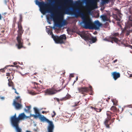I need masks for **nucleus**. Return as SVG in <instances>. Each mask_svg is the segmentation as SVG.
I'll use <instances>...</instances> for the list:
<instances>
[{
  "label": "nucleus",
  "instance_id": "2f4dec72",
  "mask_svg": "<svg viewBox=\"0 0 132 132\" xmlns=\"http://www.w3.org/2000/svg\"><path fill=\"white\" fill-rule=\"evenodd\" d=\"M32 83L33 85L35 86L33 87L34 88L36 89L37 87L38 88V85H39L38 83L35 82H32Z\"/></svg>",
  "mask_w": 132,
  "mask_h": 132
},
{
  "label": "nucleus",
  "instance_id": "c9c22d12",
  "mask_svg": "<svg viewBox=\"0 0 132 132\" xmlns=\"http://www.w3.org/2000/svg\"><path fill=\"white\" fill-rule=\"evenodd\" d=\"M69 96H66L65 97L62 98L61 100H65L69 99Z\"/></svg>",
  "mask_w": 132,
  "mask_h": 132
},
{
  "label": "nucleus",
  "instance_id": "8fccbe9b",
  "mask_svg": "<svg viewBox=\"0 0 132 132\" xmlns=\"http://www.w3.org/2000/svg\"><path fill=\"white\" fill-rule=\"evenodd\" d=\"M47 113V112H46V111H43L42 112V113H43V114H44V113Z\"/></svg>",
  "mask_w": 132,
  "mask_h": 132
},
{
  "label": "nucleus",
  "instance_id": "338daca9",
  "mask_svg": "<svg viewBox=\"0 0 132 132\" xmlns=\"http://www.w3.org/2000/svg\"><path fill=\"white\" fill-rule=\"evenodd\" d=\"M7 78L8 79L9 78V77H7Z\"/></svg>",
  "mask_w": 132,
  "mask_h": 132
},
{
  "label": "nucleus",
  "instance_id": "680f3d73",
  "mask_svg": "<svg viewBox=\"0 0 132 132\" xmlns=\"http://www.w3.org/2000/svg\"><path fill=\"white\" fill-rule=\"evenodd\" d=\"M130 106L131 107H132V105H130Z\"/></svg>",
  "mask_w": 132,
  "mask_h": 132
},
{
  "label": "nucleus",
  "instance_id": "9b49d317",
  "mask_svg": "<svg viewBox=\"0 0 132 132\" xmlns=\"http://www.w3.org/2000/svg\"><path fill=\"white\" fill-rule=\"evenodd\" d=\"M83 1L88 2L93 8H97V3L96 0H82Z\"/></svg>",
  "mask_w": 132,
  "mask_h": 132
},
{
  "label": "nucleus",
  "instance_id": "bf43d9fd",
  "mask_svg": "<svg viewBox=\"0 0 132 132\" xmlns=\"http://www.w3.org/2000/svg\"><path fill=\"white\" fill-rule=\"evenodd\" d=\"M4 31H5L4 30H3L1 32L2 33H3L4 32Z\"/></svg>",
  "mask_w": 132,
  "mask_h": 132
},
{
  "label": "nucleus",
  "instance_id": "e2e57ef3",
  "mask_svg": "<svg viewBox=\"0 0 132 132\" xmlns=\"http://www.w3.org/2000/svg\"><path fill=\"white\" fill-rule=\"evenodd\" d=\"M36 74V73H34V75H35V74Z\"/></svg>",
  "mask_w": 132,
  "mask_h": 132
},
{
  "label": "nucleus",
  "instance_id": "0eeeda50",
  "mask_svg": "<svg viewBox=\"0 0 132 132\" xmlns=\"http://www.w3.org/2000/svg\"><path fill=\"white\" fill-rule=\"evenodd\" d=\"M21 101L19 96L16 97L14 100L13 105L16 109H20L21 108V105L19 103H21Z\"/></svg>",
  "mask_w": 132,
  "mask_h": 132
},
{
  "label": "nucleus",
  "instance_id": "864d4df0",
  "mask_svg": "<svg viewBox=\"0 0 132 132\" xmlns=\"http://www.w3.org/2000/svg\"><path fill=\"white\" fill-rule=\"evenodd\" d=\"M129 47L130 48L132 49V46H131V45H129Z\"/></svg>",
  "mask_w": 132,
  "mask_h": 132
},
{
  "label": "nucleus",
  "instance_id": "5fc2aeb1",
  "mask_svg": "<svg viewBox=\"0 0 132 132\" xmlns=\"http://www.w3.org/2000/svg\"><path fill=\"white\" fill-rule=\"evenodd\" d=\"M13 64L14 65H16L17 64V63L16 62H14L13 63Z\"/></svg>",
  "mask_w": 132,
  "mask_h": 132
},
{
  "label": "nucleus",
  "instance_id": "c756f323",
  "mask_svg": "<svg viewBox=\"0 0 132 132\" xmlns=\"http://www.w3.org/2000/svg\"><path fill=\"white\" fill-rule=\"evenodd\" d=\"M101 18H102L103 20L104 21H108V19L107 16L105 15H103L101 16Z\"/></svg>",
  "mask_w": 132,
  "mask_h": 132
},
{
  "label": "nucleus",
  "instance_id": "a18cd8bd",
  "mask_svg": "<svg viewBox=\"0 0 132 132\" xmlns=\"http://www.w3.org/2000/svg\"><path fill=\"white\" fill-rule=\"evenodd\" d=\"M17 18L16 17H14L13 19V22H15L16 21Z\"/></svg>",
  "mask_w": 132,
  "mask_h": 132
},
{
  "label": "nucleus",
  "instance_id": "5701e85b",
  "mask_svg": "<svg viewBox=\"0 0 132 132\" xmlns=\"http://www.w3.org/2000/svg\"><path fill=\"white\" fill-rule=\"evenodd\" d=\"M122 16V14L120 13H118V14L116 15L115 19L117 21H120L121 19Z\"/></svg>",
  "mask_w": 132,
  "mask_h": 132
},
{
  "label": "nucleus",
  "instance_id": "de8ad7c7",
  "mask_svg": "<svg viewBox=\"0 0 132 132\" xmlns=\"http://www.w3.org/2000/svg\"><path fill=\"white\" fill-rule=\"evenodd\" d=\"M76 79V80L74 81V82H73L74 83L75 82H76V81H77V80H78V76L77 77Z\"/></svg>",
  "mask_w": 132,
  "mask_h": 132
},
{
  "label": "nucleus",
  "instance_id": "4468645a",
  "mask_svg": "<svg viewBox=\"0 0 132 132\" xmlns=\"http://www.w3.org/2000/svg\"><path fill=\"white\" fill-rule=\"evenodd\" d=\"M45 93L49 95L54 94L56 93L54 89L52 88L51 89H47L45 90Z\"/></svg>",
  "mask_w": 132,
  "mask_h": 132
},
{
  "label": "nucleus",
  "instance_id": "e433bc0d",
  "mask_svg": "<svg viewBox=\"0 0 132 132\" xmlns=\"http://www.w3.org/2000/svg\"><path fill=\"white\" fill-rule=\"evenodd\" d=\"M112 35L114 37H119V34L118 33H113V34H112Z\"/></svg>",
  "mask_w": 132,
  "mask_h": 132
},
{
  "label": "nucleus",
  "instance_id": "58836bf2",
  "mask_svg": "<svg viewBox=\"0 0 132 132\" xmlns=\"http://www.w3.org/2000/svg\"><path fill=\"white\" fill-rule=\"evenodd\" d=\"M53 114H52V118L54 117L56 115V113L54 111H53Z\"/></svg>",
  "mask_w": 132,
  "mask_h": 132
},
{
  "label": "nucleus",
  "instance_id": "c85d7f7f",
  "mask_svg": "<svg viewBox=\"0 0 132 132\" xmlns=\"http://www.w3.org/2000/svg\"><path fill=\"white\" fill-rule=\"evenodd\" d=\"M125 32H126V35L127 36H128L129 35L130 33V32H132V29H131V30H129V29L127 30V29H126V30H125L123 32H122V33H124Z\"/></svg>",
  "mask_w": 132,
  "mask_h": 132
},
{
  "label": "nucleus",
  "instance_id": "c03bdc74",
  "mask_svg": "<svg viewBox=\"0 0 132 132\" xmlns=\"http://www.w3.org/2000/svg\"><path fill=\"white\" fill-rule=\"evenodd\" d=\"M74 74L73 73H71L69 75V77H70V80L71 77H74Z\"/></svg>",
  "mask_w": 132,
  "mask_h": 132
},
{
  "label": "nucleus",
  "instance_id": "7c9ffc66",
  "mask_svg": "<svg viewBox=\"0 0 132 132\" xmlns=\"http://www.w3.org/2000/svg\"><path fill=\"white\" fill-rule=\"evenodd\" d=\"M14 65H7L3 69H0V71L2 72H5V69H6V67L9 66L13 67Z\"/></svg>",
  "mask_w": 132,
  "mask_h": 132
},
{
  "label": "nucleus",
  "instance_id": "6e6d98bb",
  "mask_svg": "<svg viewBox=\"0 0 132 132\" xmlns=\"http://www.w3.org/2000/svg\"><path fill=\"white\" fill-rule=\"evenodd\" d=\"M51 2H53L54 1V0H49Z\"/></svg>",
  "mask_w": 132,
  "mask_h": 132
},
{
  "label": "nucleus",
  "instance_id": "bb28decb",
  "mask_svg": "<svg viewBox=\"0 0 132 132\" xmlns=\"http://www.w3.org/2000/svg\"><path fill=\"white\" fill-rule=\"evenodd\" d=\"M111 111L114 113H116L117 112V108L114 106H112L110 109Z\"/></svg>",
  "mask_w": 132,
  "mask_h": 132
},
{
  "label": "nucleus",
  "instance_id": "0e129e2a",
  "mask_svg": "<svg viewBox=\"0 0 132 132\" xmlns=\"http://www.w3.org/2000/svg\"><path fill=\"white\" fill-rule=\"evenodd\" d=\"M39 81L41 83V82H41V81Z\"/></svg>",
  "mask_w": 132,
  "mask_h": 132
},
{
  "label": "nucleus",
  "instance_id": "412c9836",
  "mask_svg": "<svg viewBox=\"0 0 132 132\" xmlns=\"http://www.w3.org/2000/svg\"><path fill=\"white\" fill-rule=\"evenodd\" d=\"M126 29L131 30L132 29V23L130 24H128V25L126 26L125 28L122 30V32H123Z\"/></svg>",
  "mask_w": 132,
  "mask_h": 132
},
{
  "label": "nucleus",
  "instance_id": "f8f14e48",
  "mask_svg": "<svg viewBox=\"0 0 132 132\" xmlns=\"http://www.w3.org/2000/svg\"><path fill=\"white\" fill-rule=\"evenodd\" d=\"M102 107L101 103H100L97 104L95 107H92L91 108L94 109L97 112H100L102 110V109L101 108Z\"/></svg>",
  "mask_w": 132,
  "mask_h": 132
},
{
  "label": "nucleus",
  "instance_id": "f704fd0d",
  "mask_svg": "<svg viewBox=\"0 0 132 132\" xmlns=\"http://www.w3.org/2000/svg\"><path fill=\"white\" fill-rule=\"evenodd\" d=\"M109 0H102V3L104 4L105 3L108 4Z\"/></svg>",
  "mask_w": 132,
  "mask_h": 132
},
{
  "label": "nucleus",
  "instance_id": "37998d69",
  "mask_svg": "<svg viewBox=\"0 0 132 132\" xmlns=\"http://www.w3.org/2000/svg\"><path fill=\"white\" fill-rule=\"evenodd\" d=\"M27 108V110H26V111H29L30 110V109L31 108V107L30 106H27L26 107Z\"/></svg>",
  "mask_w": 132,
  "mask_h": 132
},
{
  "label": "nucleus",
  "instance_id": "603ef678",
  "mask_svg": "<svg viewBox=\"0 0 132 132\" xmlns=\"http://www.w3.org/2000/svg\"><path fill=\"white\" fill-rule=\"evenodd\" d=\"M56 101H57V102H59V100L58 98H56Z\"/></svg>",
  "mask_w": 132,
  "mask_h": 132
},
{
  "label": "nucleus",
  "instance_id": "49530a36",
  "mask_svg": "<svg viewBox=\"0 0 132 132\" xmlns=\"http://www.w3.org/2000/svg\"><path fill=\"white\" fill-rule=\"evenodd\" d=\"M3 18V16L1 15V14L0 13V20H2Z\"/></svg>",
  "mask_w": 132,
  "mask_h": 132
},
{
  "label": "nucleus",
  "instance_id": "13d9d810",
  "mask_svg": "<svg viewBox=\"0 0 132 132\" xmlns=\"http://www.w3.org/2000/svg\"><path fill=\"white\" fill-rule=\"evenodd\" d=\"M1 99H2V100H3L4 99V98L3 97H1Z\"/></svg>",
  "mask_w": 132,
  "mask_h": 132
},
{
  "label": "nucleus",
  "instance_id": "09e8293b",
  "mask_svg": "<svg viewBox=\"0 0 132 132\" xmlns=\"http://www.w3.org/2000/svg\"><path fill=\"white\" fill-rule=\"evenodd\" d=\"M8 73H11L12 72L13 70H12V71H11V70L10 69H9V70H8Z\"/></svg>",
  "mask_w": 132,
  "mask_h": 132
},
{
  "label": "nucleus",
  "instance_id": "473e14b6",
  "mask_svg": "<svg viewBox=\"0 0 132 132\" xmlns=\"http://www.w3.org/2000/svg\"><path fill=\"white\" fill-rule=\"evenodd\" d=\"M78 34L83 39L85 40V38L83 37L82 36L83 35L87 36V34H86L85 33H84L82 34H80V33H78Z\"/></svg>",
  "mask_w": 132,
  "mask_h": 132
},
{
  "label": "nucleus",
  "instance_id": "4be33fe9",
  "mask_svg": "<svg viewBox=\"0 0 132 132\" xmlns=\"http://www.w3.org/2000/svg\"><path fill=\"white\" fill-rule=\"evenodd\" d=\"M67 22L65 20L63 21L62 22H59L56 23V24L60 27H62L63 26H64L67 24Z\"/></svg>",
  "mask_w": 132,
  "mask_h": 132
},
{
  "label": "nucleus",
  "instance_id": "ddd939ff",
  "mask_svg": "<svg viewBox=\"0 0 132 132\" xmlns=\"http://www.w3.org/2000/svg\"><path fill=\"white\" fill-rule=\"evenodd\" d=\"M18 117H16V114H15L13 116H12L11 118V121L12 124L18 123Z\"/></svg>",
  "mask_w": 132,
  "mask_h": 132
},
{
  "label": "nucleus",
  "instance_id": "39448f33",
  "mask_svg": "<svg viewBox=\"0 0 132 132\" xmlns=\"http://www.w3.org/2000/svg\"><path fill=\"white\" fill-rule=\"evenodd\" d=\"M50 35H51L52 37L56 43L57 44H62L64 43L63 40H66L67 37L66 35L63 34L60 36L59 37L57 36H54L52 32L49 31Z\"/></svg>",
  "mask_w": 132,
  "mask_h": 132
},
{
  "label": "nucleus",
  "instance_id": "72a5a7b5",
  "mask_svg": "<svg viewBox=\"0 0 132 132\" xmlns=\"http://www.w3.org/2000/svg\"><path fill=\"white\" fill-rule=\"evenodd\" d=\"M112 102L113 103V105L116 106L117 105L118 101L116 99H113L112 100Z\"/></svg>",
  "mask_w": 132,
  "mask_h": 132
},
{
  "label": "nucleus",
  "instance_id": "a878e982",
  "mask_svg": "<svg viewBox=\"0 0 132 132\" xmlns=\"http://www.w3.org/2000/svg\"><path fill=\"white\" fill-rule=\"evenodd\" d=\"M128 107L127 106L125 107L124 108H121L120 106H119L118 108V110H117V112L120 113H121L122 112L124 109H127Z\"/></svg>",
  "mask_w": 132,
  "mask_h": 132
},
{
  "label": "nucleus",
  "instance_id": "f3484780",
  "mask_svg": "<svg viewBox=\"0 0 132 132\" xmlns=\"http://www.w3.org/2000/svg\"><path fill=\"white\" fill-rule=\"evenodd\" d=\"M81 104V103L80 102V101L78 102H76L72 104V105L71 107H74V110H75L79 108V106H77Z\"/></svg>",
  "mask_w": 132,
  "mask_h": 132
},
{
  "label": "nucleus",
  "instance_id": "a211bd4d",
  "mask_svg": "<svg viewBox=\"0 0 132 132\" xmlns=\"http://www.w3.org/2000/svg\"><path fill=\"white\" fill-rule=\"evenodd\" d=\"M9 82L8 83V85L9 86L12 87V89H14L15 90V93L17 95L19 94V93L17 92L16 89L14 88L13 82L11 80H8Z\"/></svg>",
  "mask_w": 132,
  "mask_h": 132
},
{
  "label": "nucleus",
  "instance_id": "2eb2a0df",
  "mask_svg": "<svg viewBox=\"0 0 132 132\" xmlns=\"http://www.w3.org/2000/svg\"><path fill=\"white\" fill-rule=\"evenodd\" d=\"M29 117L26 116L24 113H22L20 114L18 116V123H19L20 120H24L25 119L28 118Z\"/></svg>",
  "mask_w": 132,
  "mask_h": 132
},
{
  "label": "nucleus",
  "instance_id": "a19ab883",
  "mask_svg": "<svg viewBox=\"0 0 132 132\" xmlns=\"http://www.w3.org/2000/svg\"><path fill=\"white\" fill-rule=\"evenodd\" d=\"M36 116H36V115H35V114H31L30 116H28L29 117V118H30V117H34L35 118H36Z\"/></svg>",
  "mask_w": 132,
  "mask_h": 132
},
{
  "label": "nucleus",
  "instance_id": "9d476101",
  "mask_svg": "<svg viewBox=\"0 0 132 132\" xmlns=\"http://www.w3.org/2000/svg\"><path fill=\"white\" fill-rule=\"evenodd\" d=\"M102 25V24L100 23L98 20L95 21L94 23H92V29H98Z\"/></svg>",
  "mask_w": 132,
  "mask_h": 132
},
{
  "label": "nucleus",
  "instance_id": "aec40b11",
  "mask_svg": "<svg viewBox=\"0 0 132 132\" xmlns=\"http://www.w3.org/2000/svg\"><path fill=\"white\" fill-rule=\"evenodd\" d=\"M15 73L14 71H13L11 73H6V76H10V78L8 79V80H11L14 78L13 75Z\"/></svg>",
  "mask_w": 132,
  "mask_h": 132
},
{
  "label": "nucleus",
  "instance_id": "f03ea898",
  "mask_svg": "<svg viewBox=\"0 0 132 132\" xmlns=\"http://www.w3.org/2000/svg\"><path fill=\"white\" fill-rule=\"evenodd\" d=\"M65 2L64 5H67L66 10L69 14L74 15L76 17L80 16L82 20L83 23L84 24V27L86 29H92V19L89 17H86L84 13L81 10L78 8L73 9L72 10H70V9L71 6L76 5H78L80 3V1L76 2L75 3H73L72 0H64Z\"/></svg>",
  "mask_w": 132,
  "mask_h": 132
},
{
  "label": "nucleus",
  "instance_id": "b1692460",
  "mask_svg": "<svg viewBox=\"0 0 132 132\" xmlns=\"http://www.w3.org/2000/svg\"><path fill=\"white\" fill-rule=\"evenodd\" d=\"M39 119L42 121H49V120L47 119L44 116H42L41 115L39 117Z\"/></svg>",
  "mask_w": 132,
  "mask_h": 132
},
{
  "label": "nucleus",
  "instance_id": "20e7f679",
  "mask_svg": "<svg viewBox=\"0 0 132 132\" xmlns=\"http://www.w3.org/2000/svg\"><path fill=\"white\" fill-rule=\"evenodd\" d=\"M78 93L84 95L83 96H85L86 94V93H88L90 91V93L89 94L93 95V91L92 87L90 85L89 87H78L77 88Z\"/></svg>",
  "mask_w": 132,
  "mask_h": 132
},
{
  "label": "nucleus",
  "instance_id": "6ab92c4d",
  "mask_svg": "<svg viewBox=\"0 0 132 132\" xmlns=\"http://www.w3.org/2000/svg\"><path fill=\"white\" fill-rule=\"evenodd\" d=\"M54 129V126L52 122L50 121L49 125L48 126V132H53V131Z\"/></svg>",
  "mask_w": 132,
  "mask_h": 132
},
{
  "label": "nucleus",
  "instance_id": "052dcab7",
  "mask_svg": "<svg viewBox=\"0 0 132 132\" xmlns=\"http://www.w3.org/2000/svg\"><path fill=\"white\" fill-rule=\"evenodd\" d=\"M30 94H33V92H30Z\"/></svg>",
  "mask_w": 132,
  "mask_h": 132
},
{
  "label": "nucleus",
  "instance_id": "f257e3e1",
  "mask_svg": "<svg viewBox=\"0 0 132 132\" xmlns=\"http://www.w3.org/2000/svg\"><path fill=\"white\" fill-rule=\"evenodd\" d=\"M61 1H57L55 4L52 6V8L50 7V3L45 4L44 2H40L38 1H36V4L38 5L40 7V10L41 12L43 14H45L46 11L52 12L53 10H54L55 13L58 15V16L60 17L62 16L63 13V5L65 6L64 4ZM51 15H50V18L52 19L54 21L57 20L58 17L56 16L55 14L51 13Z\"/></svg>",
  "mask_w": 132,
  "mask_h": 132
},
{
  "label": "nucleus",
  "instance_id": "1a4fd4ad",
  "mask_svg": "<svg viewBox=\"0 0 132 132\" xmlns=\"http://www.w3.org/2000/svg\"><path fill=\"white\" fill-rule=\"evenodd\" d=\"M82 36L85 38V40L89 41L91 43H94L97 40L96 37H91L88 34H87V36L83 35Z\"/></svg>",
  "mask_w": 132,
  "mask_h": 132
},
{
  "label": "nucleus",
  "instance_id": "dca6fc26",
  "mask_svg": "<svg viewBox=\"0 0 132 132\" xmlns=\"http://www.w3.org/2000/svg\"><path fill=\"white\" fill-rule=\"evenodd\" d=\"M112 76L115 80H116L118 78L120 77V75L119 72H112Z\"/></svg>",
  "mask_w": 132,
  "mask_h": 132
},
{
  "label": "nucleus",
  "instance_id": "4d7b16f0",
  "mask_svg": "<svg viewBox=\"0 0 132 132\" xmlns=\"http://www.w3.org/2000/svg\"><path fill=\"white\" fill-rule=\"evenodd\" d=\"M129 77H132V74H130L129 76Z\"/></svg>",
  "mask_w": 132,
  "mask_h": 132
},
{
  "label": "nucleus",
  "instance_id": "79ce46f5",
  "mask_svg": "<svg viewBox=\"0 0 132 132\" xmlns=\"http://www.w3.org/2000/svg\"><path fill=\"white\" fill-rule=\"evenodd\" d=\"M117 25L119 26L120 27V28H121V30H122V29H123V28H122V26L120 24L119 22H117Z\"/></svg>",
  "mask_w": 132,
  "mask_h": 132
},
{
  "label": "nucleus",
  "instance_id": "423d86ee",
  "mask_svg": "<svg viewBox=\"0 0 132 132\" xmlns=\"http://www.w3.org/2000/svg\"><path fill=\"white\" fill-rule=\"evenodd\" d=\"M106 115L107 117L105 119L104 122V123L106 127L109 128L110 127L109 125L111 124V122L110 121L111 118V117H113L114 115L112 113L109 111H107Z\"/></svg>",
  "mask_w": 132,
  "mask_h": 132
},
{
  "label": "nucleus",
  "instance_id": "ea45409f",
  "mask_svg": "<svg viewBox=\"0 0 132 132\" xmlns=\"http://www.w3.org/2000/svg\"><path fill=\"white\" fill-rule=\"evenodd\" d=\"M47 22H48V23L50 24H51V21L50 20V18L49 17H47Z\"/></svg>",
  "mask_w": 132,
  "mask_h": 132
},
{
  "label": "nucleus",
  "instance_id": "69168bd1",
  "mask_svg": "<svg viewBox=\"0 0 132 132\" xmlns=\"http://www.w3.org/2000/svg\"><path fill=\"white\" fill-rule=\"evenodd\" d=\"M88 12H89V13L90 12V11H88Z\"/></svg>",
  "mask_w": 132,
  "mask_h": 132
},
{
  "label": "nucleus",
  "instance_id": "774afa93",
  "mask_svg": "<svg viewBox=\"0 0 132 132\" xmlns=\"http://www.w3.org/2000/svg\"><path fill=\"white\" fill-rule=\"evenodd\" d=\"M108 99H110V98H108Z\"/></svg>",
  "mask_w": 132,
  "mask_h": 132
},
{
  "label": "nucleus",
  "instance_id": "4c0bfd02",
  "mask_svg": "<svg viewBox=\"0 0 132 132\" xmlns=\"http://www.w3.org/2000/svg\"><path fill=\"white\" fill-rule=\"evenodd\" d=\"M20 16V19H19V22L20 23H21L22 21V15L21 14H20L19 15Z\"/></svg>",
  "mask_w": 132,
  "mask_h": 132
},
{
  "label": "nucleus",
  "instance_id": "7ed1b4c3",
  "mask_svg": "<svg viewBox=\"0 0 132 132\" xmlns=\"http://www.w3.org/2000/svg\"><path fill=\"white\" fill-rule=\"evenodd\" d=\"M18 36L16 38L18 44H16V45L18 46V48L20 49L23 47V40L22 39L21 36L24 30L22 29L21 23H18Z\"/></svg>",
  "mask_w": 132,
  "mask_h": 132
},
{
  "label": "nucleus",
  "instance_id": "393cba45",
  "mask_svg": "<svg viewBox=\"0 0 132 132\" xmlns=\"http://www.w3.org/2000/svg\"><path fill=\"white\" fill-rule=\"evenodd\" d=\"M53 88L55 90L56 92L57 91H59L61 90L59 85L57 84L55 85Z\"/></svg>",
  "mask_w": 132,
  "mask_h": 132
},
{
  "label": "nucleus",
  "instance_id": "3c124183",
  "mask_svg": "<svg viewBox=\"0 0 132 132\" xmlns=\"http://www.w3.org/2000/svg\"><path fill=\"white\" fill-rule=\"evenodd\" d=\"M118 60L117 59H116L114 60L113 62V63H115V62H117V61Z\"/></svg>",
  "mask_w": 132,
  "mask_h": 132
},
{
  "label": "nucleus",
  "instance_id": "cd10ccee",
  "mask_svg": "<svg viewBox=\"0 0 132 132\" xmlns=\"http://www.w3.org/2000/svg\"><path fill=\"white\" fill-rule=\"evenodd\" d=\"M34 109L35 112L36 116H37L36 117H39L41 115L40 114L37 108H34Z\"/></svg>",
  "mask_w": 132,
  "mask_h": 132
},
{
  "label": "nucleus",
  "instance_id": "6e6552de",
  "mask_svg": "<svg viewBox=\"0 0 132 132\" xmlns=\"http://www.w3.org/2000/svg\"><path fill=\"white\" fill-rule=\"evenodd\" d=\"M104 40L105 41L111 42L112 43L114 42L119 45L120 44V43H121V42L120 41L118 40V38L113 36H111L105 38L104 39Z\"/></svg>",
  "mask_w": 132,
  "mask_h": 132
}]
</instances>
